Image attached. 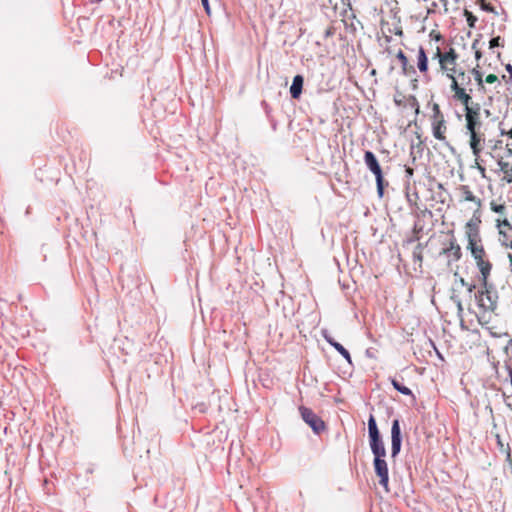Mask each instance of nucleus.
<instances>
[{
    "label": "nucleus",
    "instance_id": "nucleus-1",
    "mask_svg": "<svg viewBox=\"0 0 512 512\" xmlns=\"http://www.w3.org/2000/svg\"><path fill=\"white\" fill-rule=\"evenodd\" d=\"M476 265L481 274L480 288L474 293V299L480 313L477 316L480 325L484 326L490 322V317L487 318V313H494L498 307V292L493 283L488 281L492 263L485 260L484 257L474 258Z\"/></svg>",
    "mask_w": 512,
    "mask_h": 512
},
{
    "label": "nucleus",
    "instance_id": "nucleus-2",
    "mask_svg": "<svg viewBox=\"0 0 512 512\" xmlns=\"http://www.w3.org/2000/svg\"><path fill=\"white\" fill-rule=\"evenodd\" d=\"M363 161L367 169L375 176L378 197L383 198L385 188L388 187L389 182L384 178L382 167L376 155L372 151L366 150Z\"/></svg>",
    "mask_w": 512,
    "mask_h": 512
},
{
    "label": "nucleus",
    "instance_id": "nucleus-3",
    "mask_svg": "<svg viewBox=\"0 0 512 512\" xmlns=\"http://www.w3.org/2000/svg\"><path fill=\"white\" fill-rule=\"evenodd\" d=\"M368 438H369V446L373 456L379 454H386V449L384 445V441L380 430L378 428L375 417L370 414L368 419Z\"/></svg>",
    "mask_w": 512,
    "mask_h": 512
},
{
    "label": "nucleus",
    "instance_id": "nucleus-4",
    "mask_svg": "<svg viewBox=\"0 0 512 512\" xmlns=\"http://www.w3.org/2000/svg\"><path fill=\"white\" fill-rule=\"evenodd\" d=\"M299 412L302 420L311 428L314 434L320 435L326 430L325 422L312 409L300 406Z\"/></svg>",
    "mask_w": 512,
    "mask_h": 512
},
{
    "label": "nucleus",
    "instance_id": "nucleus-5",
    "mask_svg": "<svg viewBox=\"0 0 512 512\" xmlns=\"http://www.w3.org/2000/svg\"><path fill=\"white\" fill-rule=\"evenodd\" d=\"M385 457L386 454L374 456L373 467L376 476L379 478V484L386 492H389V469Z\"/></svg>",
    "mask_w": 512,
    "mask_h": 512
},
{
    "label": "nucleus",
    "instance_id": "nucleus-6",
    "mask_svg": "<svg viewBox=\"0 0 512 512\" xmlns=\"http://www.w3.org/2000/svg\"><path fill=\"white\" fill-rule=\"evenodd\" d=\"M403 442L401 421L395 418L391 425V458L395 459L401 452Z\"/></svg>",
    "mask_w": 512,
    "mask_h": 512
},
{
    "label": "nucleus",
    "instance_id": "nucleus-7",
    "mask_svg": "<svg viewBox=\"0 0 512 512\" xmlns=\"http://www.w3.org/2000/svg\"><path fill=\"white\" fill-rule=\"evenodd\" d=\"M432 126V134L435 137V139L443 142V144L449 149V151L455 155L456 149L453 145L450 144L449 141H447L445 133L447 131V125L445 119H440L436 121L431 122Z\"/></svg>",
    "mask_w": 512,
    "mask_h": 512
},
{
    "label": "nucleus",
    "instance_id": "nucleus-8",
    "mask_svg": "<svg viewBox=\"0 0 512 512\" xmlns=\"http://www.w3.org/2000/svg\"><path fill=\"white\" fill-rule=\"evenodd\" d=\"M450 233H451V237L448 240V245L445 246L441 252V254H444L449 258L448 264H450V262H452V261L457 262L462 257L461 247L457 243V239L455 238L453 231H451Z\"/></svg>",
    "mask_w": 512,
    "mask_h": 512
},
{
    "label": "nucleus",
    "instance_id": "nucleus-9",
    "mask_svg": "<svg viewBox=\"0 0 512 512\" xmlns=\"http://www.w3.org/2000/svg\"><path fill=\"white\" fill-rule=\"evenodd\" d=\"M321 335L331 347H333L350 365H352V358L349 351L341 343L337 342L328 330L323 329L321 331Z\"/></svg>",
    "mask_w": 512,
    "mask_h": 512
},
{
    "label": "nucleus",
    "instance_id": "nucleus-10",
    "mask_svg": "<svg viewBox=\"0 0 512 512\" xmlns=\"http://www.w3.org/2000/svg\"><path fill=\"white\" fill-rule=\"evenodd\" d=\"M450 88L455 92L454 98L461 101L465 108L468 107L471 101L470 93H467L464 87H459L458 81L455 79H453Z\"/></svg>",
    "mask_w": 512,
    "mask_h": 512
},
{
    "label": "nucleus",
    "instance_id": "nucleus-11",
    "mask_svg": "<svg viewBox=\"0 0 512 512\" xmlns=\"http://www.w3.org/2000/svg\"><path fill=\"white\" fill-rule=\"evenodd\" d=\"M304 86V76L301 74H297L293 77L292 84L290 86L289 92L290 96L294 100H299Z\"/></svg>",
    "mask_w": 512,
    "mask_h": 512
},
{
    "label": "nucleus",
    "instance_id": "nucleus-12",
    "mask_svg": "<svg viewBox=\"0 0 512 512\" xmlns=\"http://www.w3.org/2000/svg\"><path fill=\"white\" fill-rule=\"evenodd\" d=\"M458 54L453 47H450L448 51H445L440 57V68L442 71L448 70V65L456 66V60Z\"/></svg>",
    "mask_w": 512,
    "mask_h": 512
},
{
    "label": "nucleus",
    "instance_id": "nucleus-13",
    "mask_svg": "<svg viewBox=\"0 0 512 512\" xmlns=\"http://www.w3.org/2000/svg\"><path fill=\"white\" fill-rule=\"evenodd\" d=\"M470 135V148L476 158L480 156L482 151V143L484 142L483 135L478 132L469 133Z\"/></svg>",
    "mask_w": 512,
    "mask_h": 512
},
{
    "label": "nucleus",
    "instance_id": "nucleus-14",
    "mask_svg": "<svg viewBox=\"0 0 512 512\" xmlns=\"http://www.w3.org/2000/svg\"><path fill=\"white\" fill-rule=\"evenodd\" d=\"M388 379H389L390 383L392 384L393 388L397 392H399L400 394L405 395V396H410L413 399V401L416 400V397H415L414 393L412 392V390L410 388L406 387L405 385H403V383L401 381H399L396 377L390 376Z\"/></svg>",
    "mask_w": 512,
    "mask_h": 512
},
{
    "label": "nucleus",
    "instance_id": "nucleus-15",
    "mask_svg": "<svg viewBox=\"0 0 512 512\" xmlns=\"http://www.w3.org/2000/svg\"><path fill=\"white\" fill-rule=\"evenodd\" d=\"M423 225L420 224V221H415L412 229V235L403 240V246L412 244L416 241H419L421 238V233L423 232Z\"/></svg>",
    "mask_w": 512,
    "mask_h": 512
},
{
    "label": "nucleus",
    "instance_id": "nucleus-16",
    "mask_svg": "<svg viewBox=\"0 0 512 512\" xmlns=\"http://www.w3.org/2000/svg\"><path fill=\"white\" fill-rule=\"evenodd\" d=\"M396 58L398 59V61L400 62L401 64V67H402V73L404 75H409L411 73L415 74L416 73V70L413 66H409L408 65V58L407 56L405 55V53L402 51V50H399L396 54Z\"/></svg>",
    "mask_w": 512,
    "mask_h": 512
},
{
    "label": "nucleus",
    "instance_id": "nucleus-17",
    "mask_svg": "<svg viewBox=\"0 0 512 512\" xmlns=\"http://www.w3.org/2000/svg\"><path fill=\"white\" fill-rule=\"evenodd\" d=\"M481 213L477 209L474 211L472 218L466 223V232L480 231Z\"/></svg>",
    "mask_w": 512,
    "mask_h": 512
},
{
    "label": "nucleus",
    "instance_id": "nucleus-18",
    "mask_svg": "<svg viewBox=\"0 0 512 512\" xmlns=\"http://www.w3.org/2000/svg\"><path fill=\"white\" fill-rule=\"evenodd\" d=\"M417 67L421 73H426L428 71V56L422 46L418 49Z\"/></svg>",
    "mask_w": 512,
    "mask_h": 512
},
{
    "label": "nucleus",
    "instance_id": "nucleus-19",
    "mask_svg": "<svg viewBox=\"0 0 512 512\" xmlns=\"http://www.w3.org/2000/svg\"><path fill=\"white\" fill-rule=\"evenodd\" d=\"M466 118V129L468 133L478 132L482 126V122L480 118L473 117L471 113L469 115H465Z\"/></svg>",
    "mask_w": 512,
    "mask_h": 512
},
{
    "label": "nucleus",
    "instance_id": "nucleus-20",
    "mask_svg": "<svg viewBox=\"0 0 512 512\" xmlns=\"http://www.w3.org/2000/svg\"><path fill=\"white\" fill-rule=\"evenodd\" d=\"M497 164L500 167V171L505 174L503 179L508 184H511L512 183V164H510L509 162L503 161L502 158H499L497 160Z\"/></svg>",
    "mask_w": 512,
    "mask_h": 512
},
{
    "label": "nucleus",
    "instance_id": "nucleus-21",
    "mask_svg": "<svg viewBox=\"0 0 512 512\" xmlns=\"http://www.w3.org/2000/svg\"><path fill=\"white\" fill-rule=\"evenodd\" d=\"M460 191L462 193V196L464 198L465 201H469V202H473L475 203L478 207L481 206V199L476 197L473 192L471 191L470 187L468 185H461L460 186Z\"/></svg>",
    "mask_w": 512,
    "mask_h": 512
},
{
    "label": "nucleus",
    "instance_id": "nucleus-22",
    "mask_svg": "<svg viewBox=\"0 0 512 512\" xmlns=\"http://www.w3.org/2000/svg\"><path fill=\"white\" fill-rule=\"evenodd\" d=\"M261 107L264 110V113L271 125L272 130L276 131L278 122L275 120V118L272 115V107L269 105V103L266 100L261 101Z\"/></svg>",
    "mask_w": 512,
    "mask_h": 512
},
{
    "label": "nucleus",
    "instance_id": "nucleus-23",
    "mask_svg": "<svg viewBox=\"0 0 512 512\" xmlns=\"http://www.w3.org/2000/svg\"><path fill=\"white\" fill-rule=\"evenodd\" d=\"M475 239H476V235L472 234V239L470 240V246H467V249L470 250L473 258H476L479 256L485 257L486 252H485L483 245H479L478 248L472 247L473 245H475Z\"/></svg>",
    "mask_w": 512,
    "mask_h": 512
},
{
    "label": "nucleus",
    "instance_id": "nucleus-24",
    "mask_svg": "<svg viewBox=\"0 0 512 512\" xmlns=\"http://www.w3.org/2000/svg\"><path fill=\"white\" fill-rule=\"evenodd\" d=\"M455 80L458 81L459 87H463L471 84V77L465 73L464 70L460 69L455 75Z\"/></svg>",
    "mask_w": 512,
    "mask_h": 512
},
{
    "label": "nucleus",
    "instance_id": "nucleus-25",
    "mask_svg": "<svg viewBox=\"0 0 512 512\" xmlns=\"http://www.w3.org/2000/svg\"><path fill=\"white\" fill-rule=\"evenodd\" d=\"M450 300L456 305L457 316L459 318H461V320L463 321L464 308H463L462 301H461L460 297L457 294L453 293L450 297Z\"/></svg>",
    "mask_w": 512,
    "mask_h": 512
},
{
    "label": "nucleus",
    "instance_id": "nucleus-26",
    "mask_svg": "<svg viewBox=\"0 0 512 512\" xmlns=\"http://www.w3.org/2000/svg\"><path fill=\"white\" fill-rule=\"evenodd\" d=\"M471 73L473 74L474 79H475V81L477 82V84L479 86V90H484L485 87H484V83H483V74L479 70V65H477L475 68H473L471 70Z\"/></svg>",
    "mask_w": 512,
    "mask_h": 512
},
{
    "label": "nucleus",
    "instance_id": "nucleus-27",
    "mask_svg": "<svg viewBox=\"0 0 512 512\" xmlns=\"http://www.w3.org/2000/svg\"><path fill=\"white\" fill-rule=\"evenodd\" d=\"M422 252H423V244L418 243L412 252V258H413L414 262H419L420 264L422 263V261H423Z\"/></svg>",
    "mask_w": 512,
    "mask_h": 512
},
{
    "label": "nucleus",
    "instance_id": "nucleus-28",
    "mask_svg": "<svg viewBox=\"0 0 512 512\" xmlns=\"http://www.w3.org/2000/svg\"><path fill=\"white\" fill-rule=\"evenodd\" d=\"M440 119H445L444 118V115L440 109V106L437 104V103H434L432 105V116H431V122L432 121H436V120H440Z\"/></svg>",
    "mask_w": 512,
    "mask_h": 512
},
{
    "label": "nucleus",
    "instance_id": "nucleus-29",
    "mask_svg": "<svg viewBox=\"0 0 512 512\" xmlns=\"http://www.w3.org/2000/svg\"><path fill=\"white\" fill-rule=\"evenodd\" d=\"M472 234L476 235L475 245H473L472 247L478 248L479 245H483L482 244L481 235H480V231H476L475 230L474 232H466V237H467V241H468V245L467 246H470V240L472 239Z\"/></svg>",
    "mask_w": 512,
    "mask_h": 512
},
{
    "label": "nucleus",
    "instance_id": "nucleus-30",
    "mask_svg": "<svg viewBox=\"0 0 512 512\" xmlns=\"http://www.w3.org/2000/svg\"><path fill=\"white\" fill-rule=\"evenodd\" d=\"M464 15L466 17V21L469 27L474 28L476 25V22L478 21V18L467 9L464 11Z\"/></svg>",
    "mask_w": 512,
    "mask_h": 512
},
{
    "label": "nucleus",
    "instance_id": "nucleus-31",
    "mask_svg": "<svg viewBox=\"0 0 512 512\" xmlns=\"http://www.w3.org/2000/svg\"><path fill=\"white\" fill-rule=\"evenodd\" d=\"M495 47H504V39L501 36L493 37L489 41V48L493 49Z\"/></svg>",
    "mask_w": 512,
    "mask_h": 512
},
{
    "label": "nucleus",
    "instance_id": "nucleus-32",
    "mask_svg": "<svg viewBox=\"0 0 512 512\" xmlns=\"http://www.w3.org/2000/svg\"><path fill=\"white\" fill-rule=\"evenodd\" d=\"M465 110L466 115H469L471 113L473 117L480 118V105L478 103L475 105V107H466Z\"/></svg>",
    "mask_w": 512,
    "mask_h": 512
},
{
    "label": "nucleus",
    "instance_id": "nucleus-33",
    "mask_svg": "<svg viewBox=\"0 0 512 512\" xmlns=\"http://www.w3.org/2000/svg\"><path fill=\"white\" fill-rule=\"evenodd\" d=\"M480 8L485 12L497 14L495 7L492 4L485 2V0H480Z\"/></svg>",
    "mask_w": 512,
    "mask_h": 512
},
{
    "label": "nucleus",
    "instance_id": "nucleus-34",
    "mask_svg": "<svg viewBox=\"0 0 512 512\" xmlns=\"http://www.w3.org/2000/svg\"><path fill=\"white\" fill-rule=\"evenodd\" d=\"M459 70L456 69V66L448 65V70L444 71L446 73L447 78L451 80V83L453 82V79H455V75L458 73Z\"/></svg>",
    "mask_w": 512,
    "mask_h": 512
},
{
    "label": "nucleus",
    "instance_id": "nucleus-35",
    "mask_svg": "<svg viewBox=\"0 0 512 512\" xmlns=\"http://www.w3.org/2000/svg\"><path fill=\"white\" fill-rule=\"evenodd\" d=\"M491 209L492 211H494L495 213H498V214H502L505 210V205L503 204H495V203H491Z\"/></svg>",
    "mask_w": 512,
    "mask_h": 512
},
{
    "label": "nucleus",
    "instance_id": "nucleus-36",
    "mask_svg": "<svg viewBox=\"0 0 512 512\" xmlns=\"http://www.w3.org/2000/svg\"><path fill=\"white\" fill-rule=\"evenodd\" d=\"M413 175H414V169L410 166H405V178H406L407 184H409V181L413 177Z\"/></svg>",
    "mask_w": 512,
    "mask_h": 512
},
{
    "label": "nucleus",
    "instance_id": "nucleus-37",
    "mask_svg": "<svg viewBox=\"0 0 512 512\" xmlns=\"http://www.w3.org/2000/svg\"><path fill=\"white\" fill-rule=\"evenodd\" d=\"M202 6L205 10V13L210 16L211 15V7L209 4V0H201Z\"/></svg>",
    "mask_w": 512,
    "mask_h": 512
},
{
    "label": "nucleus",
    "instance_id": "nucleus-38",
    "mask_svg": "<svg viewBox=\"0 0 512 512\" xmlns=\"http://www.w3.org/2000/svg\"><path fill=\"white\" fill-rule=\"evenodd\" d=\"M487 83L492 84L498 81V77L494 74H489L485 80Z\"/></svg>",
    "mask_w": 512,
    "mask_h": 512
},
{
    "label": "nucleus",
    "instance_id": "nucleus-39",
    "mask_svg": "<svg viewBox=\"0 0 512 512\" xmlns=\"http://www.w3.org/2000/svg\"><path fill=\"white\" fill-rule=\"evenodd\" d=\"M443 53L444 52L441 51V48L437 47L436 52L433 55V59H438V61L440 62V57L443 55Z\"/></svg>",
    "mask_w": 512,
    "mask_h": 512
},
{
    "label": "nucleus",
    "instance_id": "nucleus-40",
    "mask_svg": "<svg viewBox=\"0 0 512 512\" xmlns=\"http://www.w3.org/2000/svg\"><path fill=\"white\" fill-rule=\"evenodd\" d=\"M409 99L411 101V106H416V111L418 112L419 111V105H418V101H417L416 97L411 95Z\"/></svg>",
    "mask_w": 512,
    "mask_h": 512
},
{
    "label": "nucleus",
    "instance_id": "nucleus-41",
    "mask_svg": "<svg viewBox=\"0 0 512 512\" xmlns=\"http://www.w3.org/2000/svg\"><path fill=\"white\" fill-rule=\"evenodd\" d=\"M465 287L467 288V291H468L470 296L474 292V290L476 289V285L473 284V283H467V285Z\"/></svg>",
    "mask_w": 512,
    "mask_h": 512
},
{
    "label": "nucleus",
    "instance_id": "nucleus-42",
    "mask_svg": "<svg viewBox=\"0 0 512 512\" xmlns=\"http://www.w3.org/2000/svg\"><path fill=\"white\" fill-rule=\"evenodd\" d=\"M334 34V29L332 27H329L328 29H326L325 33H324V38H328L330 36H332Z\"/></svg>",
    "mask_w": 512,
    "mask_h": 512
},
{
    "label": "nucleus",
    "instance_id": "nucleus-43",
    "mask_svg": "<svg viewBox=\"0 0 512 512\" xmlns=\"http://www.w3.org/2000/svg\"><path fill=\"white\" fill-rule=\"evenodd\" d=\"M440 2L443 4L444 11H445V12H448V8H447V6H448V0H440ZM454 2H455L456 4H458V3H459V0H454Z\"/></svg>",
    "mask_w": 512,
    "mask_h": 512
},
{
    "label": "nucleus",
    "instance_id": "nucleus-44",
    "mask_svg": "<svg viewBox=\"0 0 512 512\" xmlns=\"http://www.w3.org/2000/svg\"><path fill=\"white\" fill-rule=\"evenodd\" d=\"M502 78L504 81H506V83L512 84V75L509 74L508 77L506 75H503Z\"/></svg>",
    "mask_w": 512,
    "mask_h": 512
},
{
    "label": "nucleus",
    "instance_id": "nucleus-45",
    "mask_svg": "<svg viewBox=\"0 0 512 512\" xmlns=\"http://www.w3.org/2000/svg\"><path fill=\"white\" fill-rule=\"evenodd\" d=\"M475 58L476 60H480L482 58V52L480 50H475Z\"/></svg>",
    "mask_w": 512,
    "mask_h": 512
},
{
    "label": "nucleus",
    "instance_id": "nucleus-46",
    "mask_svg": "<svg viewBox=\"0 0 512 512\" xmlns=\"http://www.w3.org/2000/svg\"><path fill=\"white\" fill-rule=\"evenodd\" d=\"M505 70L512 75V65L510 63L505 65Z\"/></svg>",
    "mask_w": 512,
    "mask_h": 512
},
{
    "label": "nucleus",
    "instance_id": "nucleus-47",
    "mask_svg": "<svg viewBox=\"0 0 512 512\" xmlns=\"http://www.w3.org/2000/svg\"><path fill=\"white\" fill-rule=\"evenodd\" d=\"M505 156L506 157H511L512 158V149L511 148H507L506 151H505Z\"/></svg>",
    "mask_w": 512,
    "mask_h": 512
},
{
    "label": "nucleus",
    "instance_id": "nucleus-48",
    "mask_svg": "<svg viewBox=\"0 0 512 512\" xmlns=\"http://www.w3.org/2000/svg\"><path fill=\"white\" fill-rule=\"evenodd\" d=\"M500 225H501V223L499 222L498 226H500ZM502 225H504V226H507V227L511 228L510 223H509V221H508L507 219H504V220L502 221Z\"/></svg>",
    "mask_w": 512,
    "mask_h": 512
},
{
    "label": "nucleus",
    "instance_id": "nucleus-49",
    "mask_svg": "<svg viewBox=\"0 0 512 512\" xmlns=\"http://www.w3.org/2000/svg\"><path fill=\"white\" fill-rule=\"evenodd\" d=\"M477 168H478V170L480 171V173H481L482 175H484V173H485V168H484L483 166L479 165L478 163H477Z\"/></svg>",
    "mask_w": 512,
    "mask_h": 512
},
{
    "label": "nucleus",
    "instance_id": "nucleus-50",
    "mask_svg": "<svg viewBox=\"0 0 512 512\" xmlns=\"http://www.w3.org/2000/svg\"><path fill=\"white\" fill-rule=\"evenodd\" d=\"M459 282H460L461 286L465 287L467 285V282H466V280L463 277L459 278Z\"/></svg>",
    "mask_w": 512,
    "mask_h": 512
},
{
    "label": "nucleus",
    "instance_id": "nucleus-51",
    "mask_svg": "<svg viewBox=\"0 0 512 512\" xmlns=\"http://www.w3.org/2000/svg\"><path fill=\"white\" fill-rule=\"evenodd\" d=\"M478 42H479V40H478V39H476V40H474V41H473V43H472V49L477 50V49H476V47H477V45H478Z\"/></svg>",
    "mask_w": 512,
    "mask_h": 512
},
{
    "label": "nucleus",
    "instance_id": "nucleus-52",
    "mask_svg": "<svg viewBox=\"0 0 512 512\" xmlns=\"http://www.w3.org/2000/svg\"><path fill=\"white\" fill-rule=\"evenodd\" d=\"M394 102L397 106H401L402 105V100L400 99H397L396 97L394 98Z\"/></svg>",
    "mask_w": 512,
    "mask_h": 512
},
{
    "label": "nucleus",
    "instance_id": "nucleus-53",
    "mask_svg": "<svg viewBox=\"0 0 512 512\" xmlns=\"http://www.w3.org/2000/svg\"><path fill=\"white\" fill-rule=\"evenodd\" d=\"M502 144V141H497L496 144L494 145L493 149H497L498 147H500Z\"/></svg>",
    "mask_w": 512,
    "mask_h": 512
},
{
    "label": "nucleus",
    "instance_id": "nucleus-54",
    "mask_svg": "<svg viewBox=\"0 0 512 512\" xmlns=\"http://www.w3.org/2000/svg\"><path fill=\"white\" fill-rule=\"evenodd\" d=\"M103 0H90V3L91 4H98L100 2H102Z\"/></svg>",
    "mask_w": 512,
    "mask_h": 512
},
{
    "label": "nucleus",
    "instance_id": "nucleus-55",
    "mask_svg": "<svg viewBox=\"0 0 512 512\" xmlns=\"http://www.w3.org/2000/svg\"><path fill=\"white\" fill-rule=\"evenodd\" d=\"M366 355H367L368 357H373V355L371 354V352H370V350H369V349H367V350H366Z\"/></svg>",
    "mask_w": 512,
    "mask_h": 512
},
{
    "label": "nucleus",
    "instance_id": "nucleus-56",
    "mask_svg": "<svg viewBox=\"0 0 512 512\" xmlns=\"http://www.w3.org/2000/svg\"><path fill=\"white\" fill-rule=\"evenodd\" d=\"M436 41H439L442 39V36L440 34H438L436 37H435Z\"/></svg>",
    "mask_w": 512,
    "mask_h": 512
},
{
    "label": "nucleus",
    "instance_id": "nucleus-57",
    "mask_svg": "<svg viewBox=\"0 0 512 512\" xmlns=\"http://www.w3.org/2000/svg\"><path fill=\"white\" fill-rule=\"evenodd\" d=\"M509 258L511 260L510 266H511V270H512V255L511 254H509Z\"/></svg>",
    "mask_w": 512,
    "mask_h": 512
},
{
    "label": "nucleus",
    "instance_id": "nucleus-58",
    "mask_svg": "<svg viewBox=\"0 0 512 512\" xmlns=\"http://www.w3.org/2000/svg\"><path fill=\"white\" fill-rule=\"evenodd\" d=\"M508 135H509L510 137H512V128H511V129H510V131L508 132Z\"/></svg>",
    "mask_w": 512,
    "mask_h": 512
},
{
    "label": "nucleus",
    "instance_id": "nucleus-59",
    "mask_svg": "<svg viewBox=\"0 0 512 512\" xmlns=\"http://www.w3.org/2000/svg\"><path fill=\"white\" fill-rule=\"evenodd\" d=\"M371 74H372V75H375V74H376V70H375V69H373V70L371 71Z\"/></svg>",
    "mask_w": 512,
    "mask_h": 512
},
{
    "label": "nucleus",
    "instance_id": "nucleus-60",
    "mask_svg": "<svg viewBox=\"0 0 512 512\" xmlns=\"http://www.w3.org/2000/svg\"><path fill=\"white\" fill-rule=\"evenodd\" d=\"M508 247L512 249V240L510 241V243L508 244Z\"/></svg>",
    "mask_w": 512,
    "mask_h": 512
},
{
    "label": "nucleus",
    "instance_id": "nucleus-61",
    "mask_svg": "<svg viewBox=\"0 0 512 512\" xmlns=\"http://www.w3.org/2000/svg\"><path fill=\"white\" fill-rule=\"evenodd\" d=\"M500 57H501V53H500V52H498V53H497V58H498V59H500Z\"/></svg>",
    "mask_w": 512,
    "mask_h": 512
}]
</instances>
